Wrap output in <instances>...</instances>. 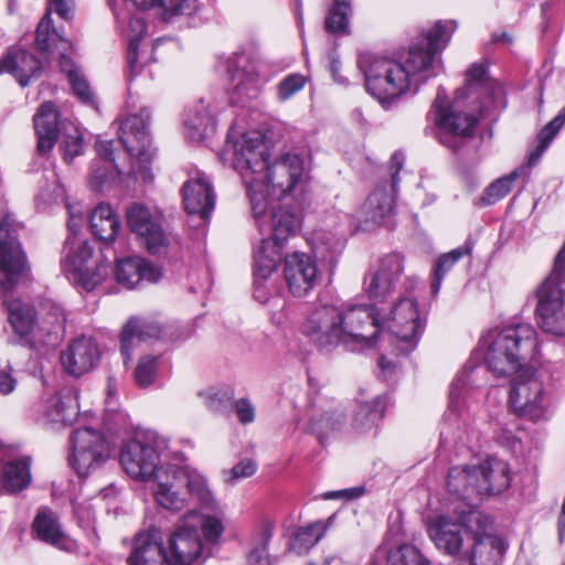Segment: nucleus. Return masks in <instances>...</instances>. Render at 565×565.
<instances>
[{"instance_id":"nucleus-1","label":"nucleus","mask_w":565,"mask_h":565,"mask_svg":"<svg viewBox=\"0 0 565 565\" xmlns=\"http://www.w3.org/2000/svg\"><path fill=\"white\" fill-rule=\"evenodd\" d=\"M456 28L455 21L436 22L409 46L401 61L361 54L358 66L364 74L367 92L384 105L412 87L417 90L420 83L438 74L440 62L436 56L449 43Z\"/></svg>"},{"instance_id":"nucleus-2","label":"nucleus","mask_w":565,"mask_h":565,"mask_svg":"<svg viewBox=\"0 0 565 565\" xmlns=\"http://www.w3.org/2000/svg\"><path fill=\"white\" fill-rule=\"evenodd\" d=\"M478 348L487 370L510 388L536 384L534 360L540 353V342L531 323L513 322L489 329L480 337Z\"/></svg>"},{"instance_id":"nucleus-3","label":"nucleus","mask_w":565,"mask_h":565,"mask_svg":"<svg viewBox=\"0 0 565 565\" xmlns=\"http://www.w3.org/2000/svg\"><path fill=\"white\" fill-rule=\"evenodd\" d=\"M113 10L116 23L125 34L127 45L128 77L132 79L138 75H146L152 78V71L149 68L153 51L162 42L156 40L151 45V52L140 50L139 42L145 36L147 25L142 11L153 9L166 22L179 15H192L198 9L196 0H108Z\"/></svg>"},{"instance_id":"nucleus-4","label":"nucleus","mask_w":565,"mask_h":565,"mask_svg":"<svg viewBox=\"0 0 565 565\" xmlns=\"http://www.w3.org/2000/svg\"><path fill=\"white\" fill-rule=\"evenodd\" d=\"M116 406V391H107L102 428L83 425L72 430L70 463L78 476L86 477L100 468L110 458L116 437L126 430L127 417Z\"/></svg>"},{"instance_id":"nucleus-5","label":"nucleus","mask_w":565,"mask_h":565,"mask_svg":"<svg viewBox=\"0 0 565 565\" xmlns=\"http://www.w3.org/2000/svg\"><path fill=\"white\" fill-rule=\"evenodd\" d=\"M486 515L467 504L466 510H455V514H437L426 519V529L438 551L459 563L478 524Z\"/></svg>"},{"instance_id":"nucleus-6","label":"nucleus","mask_w":565,"mask_h":565,"mask_svg":"<svg viewBox=\"0 0 565 565\" xmlns=\"http://www.w3.org/2000/svg\"><path fill=\"white\" fill-rule=\"evenodd\" d=\"M224 156L232 167L241 174L247 195L258 192L257 177H264L269 159V147L257 132H244L231 129L224 147Z\"/></svg>"},{"instance_id":"nucleus-7","label":"nucleus","mask_w":565,"mask_h":565,"mask_svg":"<svg viewBox=\"0 0 565 565\" xmlns=\"http://www.w3.org/2000/svg\"><path fill=\"white\" fill-rule=\"evenodd\" d=\"M379 333L386 331L394 338L401 353L413 351L424 331L425 318H422L417 300L405 296L390 307H376Z\"/></svg>"},{"instance_id":"nucleus-8","label":"nucleus","mask_w":565,"mask_h":565,"mask_svg":"<svg viewBox=\"0 0 565 565\" xmlns=\"http://www.w3.org/2000/svg\"><path fill=\"white\" fill-rule=\"evenodd\" d=\"M564 258L565 249L558 252L552 273L532 291L536 326L543 333L556 338H565V290L557 282V270Z\"/></svg>"},{"instance_id":"nucleus-9","label":"nucleus","mask_w":565,"mask_h":565,"mask_svg":"<svg viewBox=\"0 0 565 565\" xmlns=\"http://www.w3.org/2000/svg\"><path fill=\"white\" fill-rule=\"evenodd\" d=\"M168 449V439L156 431L138 433L120 449L119 461L125 472L132 479L152 480L159 470L167 466L161 457Z\"/></svg>"},{"instance_id":"nucleus-10","label":"nucleus","mask_w":565,"mask_h":565,"mask_svg":"<svg viewBox=\"0 0 565 565\" xmlns=\"http://www.w3.org/2000/svg\"><path fill=\"white\" fill-rule=\"evenodd\" d=\"M61 266L68 278L86 291L94 290L109 274V264L103 255L95 254L87 241L75 237L66 239Z\"/></svg>"},{"instance_id":"nucleus-11","label":"nucleus","mask_w":565,"mask_h":565,"mask_svg":"<svg viewBox=\"0 0 565 565\" xmlns=\"http://www.w3.org/2000/svg\"><path fill=\"white\" fill-rule=\"evenodd\" d=\"M256 224L262 233L270 232L267 239L279 253L286 242L294 237L301 227V216L285 205H273L274 199H267L262 192H252L248 196Z\"/></svg>"},{"instance_id":"nucleus-12","label":"nucleus","mask_w":565,"mask_h":565,"mask_svg":"<svg viewBox=\"0 0 565 565\" xmlns=\"http://www.w3.org/2000/svg\"><path fill=\"white\" fill-rule=\"evenodd\" d=\"M150 111L142 108L139 114H134L119 121V140L127 153L135 158L138 170L134 164L129 174L137 177L138 173L145 181L152 180L151 172L147 167L156 154L149 134Z\"/></svg>"},{"instance_id":"nucleus-13","label":"nucleus","mask_w":565,"mask_h":565,"mask_svg":"<svg viewBox=\"0 0 565 565\" xmlns=\"http://www.w3.org/2000/svg\"><path fill=\"white\" fill-rule=\"evenodd\" d=\"M8 312L13 331L21 339L32 343L45 342L53 333L64 328L66 320L63 309L52 306L47 313L36 321L33 308L19 299L8 303Z\"/></svg>"},{"instance_id":"nucleus-14","label":"nucleus","mask_w":565,"mask_h":565,"mask_svg":"<svg viewBox=\"0 0 565 565\" xmlns=\"http://www.w3.org/2000/svg\"><path fill=\"white\" fill-rule=\"evenodd\" d=\"M339 328L342 345L349 351H360L375 345L379 334L376 307L352 305L339 309Z\"/></svg>"},{"instance_id":"nucleus-15","label":"nucleus","mask_w":565,"mask_h":565,"mask_svg":"<svg viewBox=\"0 0 565 565\" xmlns=\"http://www.w3.org/2000/svg\"><path fill=\"white\" fill-rule=\"evenodd\" d=\"M18 224L6 214L0 220V288L12 290L29 274L26 256L18 239Z\"/></svg>"},{"instance_id":"nucleus-16","label":"nucleus","mask_w":565,"mask_h":565,"mask_svg":"<svg viewBox=\"0 0 565 565\" xmlns=\"http://www.w3.org/2000/svg\"><path fill=\"white\" fill-rule=\"evenodd\" d=\"M166 542L170 565H201L212 554L191 518L180 519Z\"/></svg>"},{"instance_id":"nucleus-17","label":"nucleus","mask_w":565,"mask_h":565,"mask_svg":"<svg viewBox=\"0 0 565 565\" xmlns=\"http://www.w3.org/2000/svg\"><path fill=\"white\" fill-rule=\"evenodd\" d=\"M303 162L297 154L286 153L279 159L267 161L264 177H257V189L267 199H281L289 194L300 181Z\"/></svg>"},{"instance_id":"nucleus-18","label":"nucleus","mask_w":565,"mask_h":565,"mask_svg":"<svg viewBox=\"0 0 565 565\" xmlns=\"http://www.w3.org/2000/svg\"><path fill=\"white\" fill-rule=\"evenodd\" d=\"M433 111L440 131V142L454 150L460 148L462 139L472 135L478 121L472 115L455 111L440 90L435 98Z\"/></svg>"},{"instance_id":"nucleus-19","label":"nucleus","mask_w":565,"mask_h":565,"mask_svg":"<svg viewBox=\"0 0 565 565\" xmlns=\"http://www.w3.org/2000/svg\"><path fill=\"white\" fill-rule=\"evenodd\" d=\"M230 100L245 105L260 92L262 82L255 62L244 52L235 53L227 60Z\"/></svg>"},{"instance_id":"nucleus-20","label":"nucleus","mask_w":565,"mask_h":565,"mask_svg":"<svg viewBox=\"0 0 565 565\" xmlns=\"http://www.w3.org/2000/svg\"><path fill=\"white\" fill-rule=\"evenodd\" d=\"M32 411L36 419L43 423L72 425L79 414L77 392L41 391Z\"/></svg>"},{"instance_id":"nucleus-21","label":"nucleus","mask_w":565,"mask_h":565,"mask_svg":"<svg viewBox=\"0 0 565 565\" xmlns=\"http://www.w3.org/2000/svg\"><path fill=\"white\" fill-rule=\"evenodd\" d=\"M127 224L152 255L167 253L169 237L162 230L161 216L140 203H131L126 210Z\"/></svg>"},{"instance_id":"nucleus-22","label":"nucleus","mask_w":565,"mask_h":565,"mask_svg":"<svg viewBox=\"0 0 565 565\" xmlns=\"http://www.w3.org/2000/svg\"><path fill=\"white\" fill-rule=\"evenodd\" d=\"M127 564L170 565L166 536L160 527L149 525L135 534Z\"/></svg>"},{"instance_id":"nucleus-23","label":"nucleus","mask_w":565,"mask_h":565,"mask_svg":"<svg viewBox=\"0 0 565 565\" xmlns=\"http://www.w3.org/2000/svg\"><path fill=\"white\" fill-rule=\"evenodd\" d=\"M284 278L292 296L298 298L308 296L318 284L319 269L316 258L302 252L286 254Z\"/></svg>"},{"instance_id":"nucleus-24","label":"nucleus","mask_w":565,"mask_h":565,"mask_svg":"<svg viewBox=\"0 0 565 565\" xmlns=\"http://www.w3.org/2000/svg\"><path fill=\"white\" fill-rule=\"evenodd\" d=\"M491 523L486 515L484 522L476 526L458 565H499L504 546L498 536L489 533Z\"/></svg>"},{"instance_id":"nucleus-25","label":"nucleus","mask_w":565,"mask_h":565,"mask_svg":"<svg viewBox=\"0 0 565 565\" xmlns=\"http://www.w3.org/2000/svg\"><path fill=\"white\" fill-rule=\"evenodd\" d=\"M303 332L323 351L342 344L339 328V309L332 306L317 308L303 324Z\"/></svg>"},{"instance_id":"nucleus-26","label":"nucleus","mask_w":565,"mask_h":565,"mask_svg":"<svg viewBox=\"0 0 565 565\" xmlns=\"http://www.w3.org/2000/svg\"><path fill=\"white\" fill-rule=\"evenodd\" d=\"M404 270L403 257L392 253L382 257L364 278V289L372 299H384L392 292Z\"/></svg>"},{"instance_id":"nucleus-27","label":"nucleus","mask_w":565,"mask_h":565,"mask_svg":"<svg viewBox=\"0 0 565 565\" xmlns=\"http://www.w3.org/2000/svg\"><path fill=\"white\" fill-rule=\"evenodd\" d=\"M100 359V350L93 337L75 338L61 353V362L65 371L79 377L94 370Z\"/></svg>"},{"instance_id":"nucleus-28","label":"nucleus","mask_w":565,"mask_h":565,"mask_svg":"<svg viewBox=\"0 0 565 565\" xmlns=\"http://www.w3.org/2000/svg\"><path fill=\"white\" fill-rule=\"evenodd\" d=\"M163 330L154 321L131 317L122 326L119 340L125 365L132 360L135 349L142 342L162 338Z\"/></svg>"},{"instance_id":"nucleus-29","label":"nucleus","mask_w":565,"mask_h":565,"mask_svg":"<svg viewBox=\"0 0 565 565\" xmlns=\"http://www.w3.org/2000/svg\"><path fill=\"white\" fill-rule=\"evenodd\" d=\"M35 44L43 55L50 54L53 47L57 50L60 67L62 72L67 74L68 78L79 72L74 62L66 55V51L72 46L71 42L52 28V20L49 15L43 17L39 22L35 32Z\"/></svg>"},{"instance_id":"nucleus-30","label":"nucleus","mask_w":565,"mask_h":565,"mask_svg":"<svg viewBox=\"0 0 565 565\" xmlns=\"http://www.w3.org/2000/svg\"><path fill=\"white\" fill-rule=\"evenodd\" d=\"M177 471V466L168 465L164 470H159L152 479V493L156 501L170 511H181L189 505V499L179 491L182 483L180 478H174Z\"/></svg>"},{"instance_id":"nucleus-31","label":"nucleus","mask_w":565,"mask_h":565,"mask_svg":"<svg viewBox=\"0 0 565 565\" xmlns=\"http://www.w3.org/2000/svg\"><path fill=\"white\" fill-rule=\"evenodd\" d=\"M278 262V250L271 247L268 239H262L254 250V298L260 303H267L270 298L266 281L276 270Z\"/></svg>"},{"instance_id":"nucleus-32","label":"nucleus","mask_w":565,"mask_h":565,"mask_svg":"<svg viewBox=\"0 0 565 565\" xmlns=\"http://www.w3.org/2000/svg\"><path fill=\"white\" fill-rule=\"evenodd\" d=\"M183 204L189 214H198L206 218L214 209L215 195L213 186L207 177L198 172L194 178L189 179L182 188Z\"/></svg>"},{"instance_id":"nucleus-33","label":"nucleus","mask_w":565,"mask_h":565,"mask_svg":"<svg viewBox=\"0 0 565 565\" xmlns=\"http://www.w3.org/2000/svg\"><path fill=\"white\" fill-rule=\"evenodd\" d=\"M14 448L0 441V461L7 460L0 475V487L8 493H18L31 482L30 459H13Z\"/></svg>"},{"instance_id":"nucleus-34","label":"nucleus","mask_w":565,"mask_h":565,"mask_svg":"<svg viewBox=\"0 0 565 565\" xmlns=\"http://www.w3.org/2000/svg\"><path fill=\"white\" fill-rule=\"evenodd\" d=\"M95 148L98 159L92 166L89 186L92 190L100 192L110 185L121 174V171L115 163L113 140H97Z\"/></svg>"},{"instance_id":"nucleus-35","label":"nucleus","mask_w":565,"mask_h":565,"mask_svg":"<svg viewBox=\"0 0 565 565\" xmlns=\"http://www.w3.org/2000/svg\"><path fill=\"white\" fill-rule=\"evenodd\" d=\"M41 72V62L23 49L12 47L0 58V74H11L22 87L38 77Z\"/></svg>"},{"instance_id":"nucleus-36","label":"nucleus","mask_w":565,"mask_h":565,"mask_svg":"<svg viewBox=\"0 0 565 565\" xmlns=\"http://www.w3.org/2000/svg\"><path fill=\"white\" fill-rule=\"evenodd\" d=\"M477 475L479 480L475 487L479 497L499 494L507 490L511 482L508 463L498 458H490L477 466Z\"/></svg>"},{"instance_id":"nucleus-37","label":"nucleus","mask_w":565,"mask_h":565,"mask_svg":"<svg viewBox=\"0 0 565 565\" xmlns=\"http://www.w3.org/2000/svg\"><path fill=\"white\" fill-rule=\"evenodd\" d=\"M160 277V270L141 257H126L116 263V281L128 289L135 288L141 280L157 282Z\"/></svg>"},{"instance_id":"nucleus-38","label":"nucleus","mask_w":565,"mask_h":565,"mask_svg":"<svg viewBox=\"0 0 565 565\" xmlns=\"http://www.w3.org/2000/svg\"><path fill=\"white\" fill-rule=\"evenodd\" d=\"M35 134L38 136V151L50 152L58 134V119L55 105L51 102L43 103L33 118Z\"/></svg>"},{"instance_id":"nucleus-39","label":"nucleus","mask_w":565,"mask_h":565,"mask_svg":"<svg viewBox=\"0 0 565 565\" xmlns=\"http://www.w3.org/2000/svg\"><path fill=\"white\" fill-rule=\"evenodd\" d=\"M33 530L41 541L62 551L74 552L77 550L76 541L64 534L56 516L47 510L38 513L33 522Z\"/></svg>"},{"instance_id":"nucleus-40","label":"nucleus","mask_w":565,"mask_h":565,"mask_svg":"<svg viewBox=\"0 0 565 565\" xmlns=\"http://www.w3.org/2000/svg\"><path fill=\"white\" fill-rule=\"evenodd\" d=\"M395 193L392 188L377 185L362 204L360 218L365 223L381 224L395 209Z\"/></svg>"},{"instance_id":"nucleus-41","label":"nucleus","mask_w":565,"mask_h":565,"mask_svg":"<svg viewBox=\"0 0 565 565\" xmlns=\"http://www.w3.org/2000/svg\"><path fill=\"white\" fill-rule=\"evenodd\" d=\"M182 487H186L188 494L207 509L216 507L215 498L210 489L207 479L200 471L191 467H178L177 476Z\"/></svg>"},{"instance_id":"nucleus-42","label":"nucleus","mask_w":565,"mask_h":565,"mask_svg":"<svg viewBox=\"0 0 565 565\" xmlns=\"http://www.w3.org/2000/svg\"><path fill=\"white\" fill-rule=\"evenodd\" d=\"M93 235L105 244L113 243L120 230V220L110 205L100 203L90 213Z\"/></svg>"},{"instance_id":"nucleus-43","label":"nucleus","mask_w":565,"mask_h":565,"mask_svg":"<svg viewBox=\"0 0 565 565\" xmlns=\"http://www.w3.org/2000/svg\"><path fill=\"white\" fill-rule=\"evenodd\" d=\"M509 405L515 414L534 422L545 416L542 391H510Z\"/></svg>"},{"instance_id":"nucleus-44","label":"nucleus","mask_w":565,"mask_h":565,"mask_svg":"<svg viewBox=\"0 0 565 565\" xmlns=\"http://www.w3.org/2000/svg\"><path fill=\"white\" fill-rule=\"evenodd\" d=\"M477 466L454 467L447 476L449 491L463 500H472L479 497L477 492L478 482Z\"/></svg>"},{"instance_id":"nucleus-45","label":"nucleus","mask_w":565,"mask_h":565,"mask_svg":"<svg viewBox=\"0 0 565 565\" xmlns=\"http://www.w3.org/2000/svg\"><path fill=\"white\" fill-rule=\"evenodd\" d=\"M214 125V117L203 102L190 109L184 119L186 136L193 141H200L212 132Z\"/></svg>"},{"instance_id":"nucleus-46","label":"nucleus","mask_w":565,"mask_h":565,"mask_svg":"<svg viewBox=\"0 0 565 565\" xmlns=\"http://www.w3.org/2000/svg\"><path fill=\"white\" fill-rule=\"evenodd\" d=\"M472 250L470 244L457 247L448 253L441 254L435 262L431 280V292L437 295L440 290L444 277L451 270L455 264Z\"/></svg>"},{"instance_id":"nucleus-47","label":"nucleus","mask_w":565,"mask_h":565,"mask_svg":"<svg viewBox=\"0 0 565 565\" xmlns=\"http://www.w3.org/2000/svg\"><path fill=\"white\" fill-rule=\"evenodd\" d=\"M327 527L322 522H315L298 529L289 540V550L298 555L307 553L326 534Z\"/></svg>"},{"instance_id":"nucleus-48","label":"nucleus","mask_w":565,"mask_h":565,"mask_svg":"<svg viewBox=\"0 0 565 565\" xmlns=\"http://www.w3.org/2000/svg\"><path fill=\"white\" fill-rule=\"evenodd\" d=\"M273 536V525L262 524L252 537V548L246 555V565H270L267 545Z\"/></svg>"},{"instance_id":"nucleus-49","label":"nucleus","mask_w":565,"mask_h":565,"mask_svg":"<svg viewBox=\"0 0 565 565\" xmlns=\"http://www.w3.org/2000/svg\"><path fill=\"white\" fill-rule=\"evenodd\" d=\"M565 125V106L559 110V113L547 124L545 125L540 134L537 135V146L534 151H532L529 156V163L535 164L544 151L548 148L555 136L558 134L561 128Z\"/></svg>"},{"instance_id":"nucleus-50","label":"nucleus","mask_w":565,"mask_h":565,"mask_svg":"<svg viewBox=\"0 0 565 565\" xmlns=\"http://www.w3.org/2000/svg\"><path fill=\"white\" fill-rule=\"evenodd\" d=\"M351 13V0H333L324 28L329 33L347 34L349 31V17Z\"/></svg>"},{"instance_id":"nucleus-51","label":"nucleus","mask_w":565,"mask_h":565,"mask_svg":"<svg viewBox=\"0 0 565 565\" xmlns=\"http://www.w3.org/2000/svg\"><path fill=\"white\" fill-rule=\"evenodd\" d=\"M184 516L191 518V522L198 524L201 537L207 547L211 548V545H214L218 542L223 534L224 526L217 518L210 515L203 516L195 511H191Z\"/></svg>"},{"instance_id":"nucleus-52","label":"nucleus","mask_w":565,"mask_h":565,"mask_svg":"<svg viewBox=\"0 0 565 565\" xmlns=\"http://www.w3.org/2000/svg\"><path fill=\"white\" fill-rule=\"evenodd\" d=\"M519 178L518 170L512 171L511 173L501 177L490 183L483 191L479 202L481 205H492L498 201L507 196L514 181Z\"/></svg>"},{"instance_id":"nucleus-53","label":"nucleus","mask_w":565,"mask_h":565,"mask_svg":"<svg viewBox=\"0 0 565 565\" xmlns=\"http://www.w3.org/2000/svg\"><path fill=\"white\" fill-rule=\"evenodd\" d=\"M466 84L470 93L484 90L493 94L499 89L498 84L488 77L487 67L479 63L472 64L466 72Z\"/></svg>"},{"instance_id":"nucleus-54","label":"nucleus","mask_w":565,"mask_h":565,"mask_svg":"<svg viewBox=\"0 0 565 565\" xmlns=\"http://www.w3.org/2000/svg\"><path fill=\"white\" fill-rule=\"evenodd\" d=\"M200 397L206 407L217 414H226L233 409L234 396L232 391H201Z\"/></svg>"},{"instance_id":"nucleus-55","label":"nucleus","mask_w":565,"mask_h":565,"mask_svg":"<svg viewBox=\"0 0 565 565\" xmlns=\"http://www.w3.org/2000/svg\"><path fill=\"white\" fill-rule=\"evenodd\" d=\"M359 411L355 415L354 423L358 429L369 427L373 422L382 416V401L376 397L372 402H367L364 397L358 399Z\"/></svg>"},{"instance_id":"nucleus-56","label":"nucleus","mask_w":565,"mask_h":565,"mask_svg":"<svg viewBox=\"0 0 565 565\" xmlns=\"http://www.w3.org/2000/svg\"><path fill=\"white\" fill-rule=\"evenodd\" d=\"M64 153V160L71 162L75 157L83 153V136L77 127L65 128L60 142Z\"/></svg>"},{"instance_id":"nucleus-57","label":"nucleus","mask_w":565,"mask_h":565,"mask_svg":"<svg viewBox=\"0 0 565 565\" xmlns=\"http://www.w3.org/2000/svg\"><path fill=\"white\" fill-rule=\"evenodd\" d=\"M388 565H429L420 552L413 545H402L388 554Z\"/></svg>"},{"instance_id":"nucleus-58","label":"nucleus","mask_w":565,"mask_h":565,"mask_svg":"<svg viewBox=\"0 0 565 565\" xmlns=\"http://www.w3.org/2000/svg\"><path fill=\"white\" fill-rule=\"evenodd\" d=\"M158 372V359L151 355L142 356L135 367V380L140 386H150L154 383Z\"/></svg>"},{"instance_id":"nucleus-59","label":"nucleus","mask_w":565,"mask_h":565,"mask_svg":"<svg viewBox=\"0 0 565 565\" xmlns=\"http://www.w3.org/2000/svg\"><path fill=\"white\" fill-rule=\"evenodd\" d=\"M306 82L302 74H288L277 85V99L281 103L287 102L305 87Z\"/></svg>"},{"instance_id":"nucleus-60","label":"nucleus","mask_w":565,"mask_h":565,"mask_svg":"<svg viewBox=\"0 0 565 565\" xmlns=\"http://www.w3.org/2000/svg\"><path fill=\"white\" fill-rule=\"evenodd\" d=\"M483 372L482 369L472 365H465L463 369L457 374L452 388H481L483 384L479 383V376Z\"/></svg>"},{"instance_id":"nucleus-61","label":"nucleus","mask_w":565,"mask_h":565,"mask_svg":"<svg viewBox=\"0 0 565 565\" xmlns=\"http://www.w3.org/2000/svg\"><path fill=\"white\" fill-rule=\"evenodd\" d=\"M70 84L73 88L74 94L83 102V103H92L93 94L90 92L89 85L84 76L78 72L68 78Z\"/></svg>"},{"instance_id":"nucleus-62","label":"nucleus","mask_w":565,"mask_h":565,"mask_svg":"<svg viewBox=\"0 0 565 565\" xmlns=\"http://www.w3.org/2000/svg\"><path fill=\"white\" fill-rule=\"evenodd\" d=\"M257 466L250 459H243L237 462L230 471V481H236L239 479L252 477L256 472Z\"/></svg>"},{"instance_id":"nucleus-63","label":"nucleus","mask_w":565,"mask_h":565,"mask_svg":"<svg viewBox=\"0 0 565 565\" xmlns=\"http://www.w3.org/2000/svg\"><path fill=\"white\" fill-rule=\"evenodd\" d=\"M233 409L242 424H249L255 418V408L246 398L234 401Z\"/></svg>"},{"instance_id":"nucleus-64","label":"nucleus","mask_w":565,"mask_h":565,"mask_svg":"<svg viewBox=\"0 0 565 565\" xmlns=\"http://www.w3.org/2000/svg\"><path fill=\"white\" fill-rule=\"evenodd\" d=\"M73 7V0H49V9L44 17L50 15L54 11L62 19L68 20L71 19ZM49 18L51 19V17Z\"/></svg>"}]
</instances>
